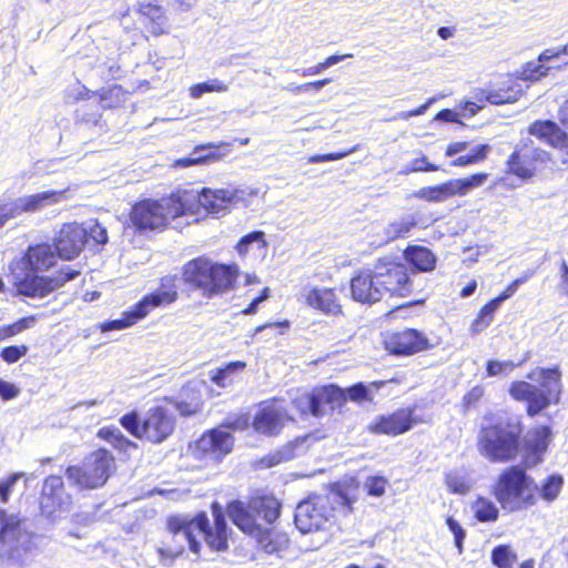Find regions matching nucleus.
Instances as JSON below:
<instances>
[{"label": "nucleus", "mask_w": 568, "mask_h": 568, "mask_svg": "<svg viewBox=\"0 0 568 568\" xmlns=\"http://www.w3.org/2000/svg\"><path fill=\"white\" fill-rule=\"evenodd\" d=\"M346 394L336 385L315 386L293 399V406L301 416L322 417L344 405Z\"/></svg>", "instance_id": "11"}, {"label": "nucleus", "mask_w": 568, "mask_h": 568, "mask_svg": "<svg viewBox=\"0 0 568 568\" xmlns=\"http://www.w3.org/2000/svg\"><path fill=\"white\" fill-rule=\"evenodd\" d=\"M252 244H255L257 250H265L268 244L265 233L263 231H252L243 235L235 244V250L241 256H244L248 253Z\"/></svg>", "instance_id": "42"}, {"label": "nucleus", "mask_w": 568, "mask_h": 568, "mask_svg": "<svg viewBox=\"0 0 568 568\" xmlns=\"http://www.w3.org/2000/svg\"><path fill=\"white\" fill-rule=\"evenodd\" d=\"M487 179V173H476L468 178L449 180L436 186L422 187L415 196L427 202H444L450 196L467 195L473 189L481 186Z\"/></svg>", "instance_id": "13"}, {"label": "nucleus", "mask_w": 568, "mask_h": 568, "mask_svg": "<svg viewBox=\"0 0 568 568\" xmlns=\"http://www.w3.org/2000/svg\"><path fill=\"white\" fill-rule=\"evenodd\" d=\"M446 524H447L449 530L454 534L455 545L458 548V551L460 554L463 550V540L465 539V536H466L465 530L453 517H448L446 520Z\"/></svg>", "instance_id": "63"}, {"label": "nucleus", "mask_w": 568, "mask_h": 568, "mask_svg": "<svg viewBox=\"0 0 568 568\" xmlns=\"http://www.w3.org/2000/svg\"><path fill=\"white\" fill-rule=\"evenodd\" d=\"M120 425L128 430L132 436L142 439L143 438V422L140 420L136 412H130L124 414L119 419Z\"/></svg>", "instance_id": "49"}, {"label": "nucleus", "mask_w": 568, "mask_h": 568, "mask_svg": "<svg viewBox=\"0 0 568 568\" xmlns=\"http://www.w3.org/2000/svg\"><path fill=\"white\" fill-rule=\"evenodd\" d=\"M514 559L508 546H497L491 552V561L498 568H511Z\"/></svg>", "instance_id": "52"}, {"label": "nucleus", "mask_w": 568, "mask_h": 568, "mask_svg": "<svg viewBox=\"0 0 568 568\" xmlns=\"http://www.w3.org/2000/svg\"><path fill=\"white\" fill-rule=\"evenodd\" d=\"M20 394V388L13 383L0 378V398L3 402L11 400Z\"/></svg>", "instance_id": "64"}, {"label": "nucleus", "mask_w": 568, "mask_h": 568, "mask_svg": "<svg viewBox=\"0 0 568 568\" xmlns=\"http://www.w3.org/2000/svg\"><path fill=\"white\" fill-rule=\"evenodd\" d=\"M528 378L540 382V387L528 382H515L510 386V395L516 400L528 403L529 416L539 414L549 406L552 398L558 400L560 394V374L557 369H536Z\"/></svg>", "instance_id": "8"}, {"label": "nucleus", "mask_w": 568, "mask_h": 568, "mask_svg": "<svg viewBox=\"0 0 568 568\" xmlns=\"http://www.w3.org/2000/svg\"><path fill=\"white\" fill-rule=\"evenodd\" d=\"M175 429V419L163 406L151 407L143 419V440L161 444Z\"/></svg>", "instance_id": "15"}, {"label": "nucleus", "mask_w": 568, "mask_h": 568, "mask_svg": "<svg viewBox=\"0 0 568 568\" xmlns=\"http://www.w3.org/2000/svg\"><path fill=\"white\" fill-rule=\"evenodd\" d=\"M302 296L306 305L325 314H336L341 311L338 298L333 288L312 287Z\"/></svg>", "instance_id": "25"}, {"label": "nucleus", "mask_w": 568, "mask_h": 568, "mask_svg": "<svg viewBox=\"0 0 568 568\" xmlns=\"http://www.w3.org/2000/svg\"><path fill=\"white\" fill-rule=\"evenodd\" d=\"M146 315H142L140 312H138L136 303L132 305L128 311H125L121 318L106 321L101 324V329L103 332L109 331H119L126 327H130L138 323L139 321L143 320Z\"/></svg>", "instance_id": "39"}, {"label": "nucleus", "mask_w": 568, "mask_h": 568, "mask_svg": "<svg viewBox=\"0 0 568 568\" xmlns=\"http://www.w3.org/2000/svg\"><path fill=\"white\" fill-rule=\"evenodd\" d=\"M539 62L527 63L523 71V79L526 81H536L545 75L550 69H558L561 64H568V43L560 48H551L545 50L539 55Z\"/></svg>", "instance_id": "20"}, {"label": "nucleus", "mask_w": 568, "mask_h": 568, "mask_svg": "<svg viewBox=\"0 0 568 568\" xmlns=\"http://www.w3.org/2000/svg\"><path fill=\"white\" fill-rule=\"evenodd\" d=\"M413 410L409 408L398 409L388 416H381L378 420L368 425L373 434H385L396 436L406 433L412 428Z\"/></svg>", "instance_id": "23"}, {"label": "nucleus", "mask_w": 568, "mask_h": 568, "mask_svg": "<svg viewBox=\"0 0 568 568\" xmlns=\"http://www.w3.org/2000/svg\"><path fill=\"white\" fill-rule=\"evenodd\" d=\"M72 503L67 491L63 478L59 475H49L44 478L39 497L40 511L48 518H54L67 511Z\"/></svg>", "instance_id": "14"}, {"label": "nucleus", "mask_w": 568, "mask_h": 568, "mask_svg": "<svg viewBox=\"0 0 568 568\" xmlns=\"http://www.w3.org/2000/svg\"><path fill=\"white\" fill-rule=\"evenodd\" d=\"M22 477L21 473H14L0 480V500L7 503L16 483Z\"/></svg>", "instance_id": "58"}, {"label": "nucleus", "mask_w": 568, "mask_h": 568, "mask_svg": "<svg viewBox=\"0 0 568 568\" xmlns=\"http://www.w3.org/2000/svg\"><path fill=\"white\" fill-rule=\"evenodd\" d=\"M384 346L395 355H413L432 347L427 336L414 328L387 334Z\"/></svg>", "instance_id": "17"}, {"label": "nucleus", "mask_w": 568, "mask_h": 568, "mask_svg": "<svg viewBox=\"0 0 568 568\" xmlns=\"http://www.w3.org/2000/svg\"><path fill=\"white\" fill-rule=\"evenodd\" d=\"M388 480L384 476H371L364 481V489L367 495L381 497L385 494Z\"/></svg>", "instance_id": "54"}, {"label": "nucleus", "mask_w": 568, "mask_h": 568, "mask_svg": "<svg viewBox=\"0 0 568 568\" xmlns=\"http://www.w3.org/2000/svg\"><path fill=\"white\" fill-rule=\"evenodd\" d=\"M128 91L120 84L100 89L97 94L104 109H114L125 103Z\"/></svg>", "instance_id": "38"}, {"label": "nucleus", "mask_w": 568, "mask_h": 568, "mask_svg": "<svg viewBox=\"0 0 568 568\" xmlns=\"http://www.w3.org/2000/svg\"><path fill=\"white\" fill-rule=\"evenodd\" d=\"M551 430L548 426H540L527 435V446L534 456V464L541 460V455L547 450Z\"/></svg>", "instance_id": "36"}, {"label": "nucleus", "mask_w": 568, "mask_h": 568, "mask_svg": "<svg viewBox=\"0 0 568 568\" xmlns=\"http://www.w3.org/2000/svg\"><path fill=\"white\" fill-rule=\"evenodd\" d=\"M530 275L531 274H526L513 281L499 296L494 298V301H497V304L500 306L506 300L510 298L517 292L521 284L528 281Z\"/></svg>", "instance_id": "59"}, {"label": "nucleus", "mask_w": 568, "mask_h": 568, "mask_svg": "<svg viewBox=\"0 0 568 568\" xmlns=\"http://www.w3.org/2000/svg\"><path fill=\"white\" fill-rule=\"evenodd\" d=\"M521 94V85L516 83L507 89H498L487 92L486 100L491 104L500 105L518 101Z\"/></svg>", "instance_id": "41"}, {"label": "nucleus", "mask_w": 568, "mask_h": 568, "mask_svg": "<svg viewBox=\"0 0 568 568\" xmlns=\"http://www.w3.org/2000/svg\"><path fill=\"white\" fill-rule=\"evenodd\" d=\"M70 186L62 190H48L31 195L18 197L12 202L17 216L23 213H33L45 206L58 204L69 197Z\"/></svg>", "instance_id": "19"}, {"label": "nucleus", "mask_w": 568, "mask_h": 568, "mask_svg": "<svg viewBox=\"0 0 568 568\" xmlns=\"http://www.w3.org/2000/svg\"><path fill=\"white\" fill-rule=\"evenodd\" d=\"M562 477L559 475L550 476L540 489V495L549 501L557 498L562 486Z\"/></svg>", "instance_id": "53"}, {"label": "nucleus", "mask_w": 568, "mask_h": 568, "mask_svg": "<svg viewBox=\"0 0 568 568\" xmlns=\"http://www.w3.org/2000/svg\"><path fill=\"white\" fill-rule=\"evenodd\" d=\"M245 367L246 363L243 361L229 362L211 371L210 381L220 388H226L235 383L237 375L242 373Z\"/></svg>", "instance_id": "31"}, {"label": "nucleus", "mask_w": 568, "mask_h": 568, "mask_svg": "<svg viewBox=\"0 0 568 568\" xmlns=\"http://www.w3.org/2000/svg\"><path fill=\"white\" fill-rule=\"evenodd\" d=\"M500 306L497 304V301L494 298L488 302L479 312L477 318L471 324V331L474 334H478L486 329L494 320L495 312Z\"/></svg>", "instance_id": "44"}, {"label": "nucleus", "mask_w": 568, "mask_h": 568, "mask_svg": "<svg viewBox=\"0 0 568 568\" xmlns=\"http://www.w3.org/2000/svg\"><path fill=\"white\" fill-rule=\"evenodd\" d=\"M61 285L58 278L48 276H26L18 283V291L29 297H44Z\"/></svg>", "instance_id": "27"}, {"label": "nucleus", "mask_w": 568, "mask_h": 568, "mask_svg": "<svg viewBox=\"0 0 568 568\" xmlns=\"http://www.w3.org/2000/svg\"><path fill=\"white\" fill-rule=\"evenodd\" d=\"M515 367V364L510 361H489L487 363V374L488 376H497L500 374H508L510 371H513Z\"/></svg>", "instance_id": "61"}, {"label": "nucleus", "mask_w": 568, "mask_h": 568, "mask_svg": "<svg viewBox=\"0 0 568 568\" xmlns=\"http://www.w3.org/2000/svg\"><path fill=\"white\" fill-rule=\"evenodd\" d=\"M234 197L227 190L203 189L197 195V203L207 213L223 215L233 206Z\"/></svg>", "instance_id": "24"}, {"label": "nucleus", "mask_w": 568, "mask_h": 568, "mask_svg": "<svg viewBox=\"0 0 568 568\" xmlns=\"http://www.w3.org/2000/svg\"><path fill=\"white\" fill-rule=\"evenodd\" d=\"M250 503L256 520L262 519L267 525H273L281 516L282 504L271 494H255Z\"/></svg>", "instance_id": "26"}, {"label": "nucleus", "mask_w": 568, "mask_h": 568, "mask_svg": "<svg viewBox=\"0 0 568 568\" xmlns=\"http://www.w3.org/2000/svg\"><path fill=\"white\" fill-rule=\"evenodd\" d=\"M28 353L27 345H10L6 346L0 352V357L7 364L17 363L21 357Z\"/></svg>", "instance_id": "55"}, {"label": "nucleus", "mask_w": 568, "mask_h": 568, "mask_svg": "<svg viewBox=\"0 0 568 568\" xmlns=\"http://www.w3.org/2000/svg\"><path fill=\"white\" fill-rule=\"evenodd\" d=\"M34 321L36 316L31 315L21 317L11 324L0 326V341L18 335L22 331L27 329Z\"/></svg>", "instance_id": "48"}, {"label": "nucleus", "mask_w": 568, "mask_h": 568, "mask_svg": "<svg viewBox=\"0 0 568 568\" xmlns=\"http://www.w3.org/2000/svg\"><path fill=\"white\" fill-rule=\"evenodd\" d=\"M473 510L476 519L481 523L496 521L499 514L498 508L495 506V504L491 500L484 497H479L473 504Z\"/></svg>", "instance_id": "43"}, {"label": "nucleus", "mask_w": 568, "mask_h": 568, "mask_svg": "<svg viewBox=\"0 0 568 568\" xmlns=\"http://www.w3.org/2000/svg\"><path fill=\"white\" fill-rule=\"evenodd\" d=\"M538 487L519 466L505 469L495 486V497L505 510L518 511L537 501Z\"/></svg>", "instance_id": "9"}, {"label": "nucleus", "mask_w": 568, "mask_h": 568, "mask_svg": "<svg viewBox=\"0 0 568 568\" xmlns=\"http://www.w3.org/2000/svg\"><path fill=\"white\" fill-rule=\"evenodd\" d=\"M106 242V229L98 220H90L84 223H63L53 239L57 254L63 260H72L79 256L89 245H104Z\"/></svg>", "instance_id": "7"}, {"label": "nucleus", "mask_w": 568, "mask_h": 568, "mask_svg": "<svg viewBox=\"0 0 568 568\" xmlns=\"http://www.w3.org/2000/svg\"><path fill=\"white\" fill-rule=\"evenodd\" d=\"M252 538H255L258 547L267 554H278L286 550L290 545L288 535L282 530L275 529L274 527L264 528L261 526L260 532L257 535H253Z\"/></svg>", "instance_id": "29"}, {"label": "nucleus", "mask_w": 568, "mask_h": 568, "mask_svg": "<svg viewBox=\"0 0 568 568\" xmlns=\"http://www.w3.org/2000/svg\"><path fill=\"white\" fill-rule=\"evenodd\" d=\"M529 133L555 148L568 149V134L552 121H536L529 126Z\"/></svg>", "instance_id": "28"}, {"label": "nucleus", "mask_w": 568, "mask_h": 568, "mask_svg": "<svg viewBox=\"0 0 568 568\" xmlns=\"http://www.w3.org/2000/svg\"><path fill=\"white\" fill-rule=\"evenodd\" d=\"M351 57V54L347 55H329L327 57L323 62L317 63L316 65L304 70L303 75H314L322 72L324 69L339 62L343 58Z\"/></svg>", "instance_id": "62"}, {"label": "nucleus", "mask_w": 568, "mask_h": 568, "mask_svg": "<svg viewBox=\"0 0 568 568\" xmlns=\"http://www.w3.org/2000/svg\"><path fill=\"white\" fill-rule=\"evenodd\" d=\"M490 151V146L488 144H478L474 146L468 154L460 155L456 158L453 162V166H467L470 164L478 163L487 158V154Z\"/></svg>", "instance_id": "46"}, {"label": "nucleus", "mask_w": 568, "mask_h": 568, "mask_svg": "<svg viewBox=\"0 0 568 568\" xmlns=\"http://www.w3.org/2000/svg\"><path fill=\"white\" fill-rule=\"evenodd\" d=\"M240 267L235 263H220L205 255L186 261L181 267V281L190 291L205 298L221 296L236 287Z\"/></svg>", "instance_id": "3"}, {"label": "nucleus", "mask_w": 568, "mask_h": 568, "mask_svg": "<svg viewBox=\"0 0 568 568\" xmlns=\"http://www.w3.org/2000/svg\"><path fill=\"white\" fill-rule=\"evenodd\" d=\"M295 446L291 443L284 445L280 449L271 452L265 456L261 457L257 465L261 468H271L282 463L288 462L294 457Z\"/></svg>", "instance_id": "40"}, {"label": "nucleus", "mask_w": 568, "mask_h": 568, "mask_svg": "<svg viewBox=\"0 0 568 568\" xmlns=\"http://www.w3.org/2000/svg\"><path fill=\"white\" fill-rule=\"evenodd\" d=\"M211 509L213 523H211L205 511H199L192 518L180 515H171L166 518L165 527L170 540H163L162 546L156 549L159 559L163 565L173 562L184 554L183 544L175 541L180 534L184 535L189 549L195 555H200L202 549L195 531L202 535L204 542L212 551L222 552L229 548L230 529L225 513L216 501L211 504Z\"/></svg>", "instance_id": "1"}, {"label": "nucleus", "mask_w": 568, "mask_h": 568, "mask_svg": "<svg viewBox=\"0 0 568 568\" xmlns=\"http://www.w3.org/2000/svg\"><path fill=\"white\" fill-rule=\"evenodd\" d=\"M227 90H229V87L226 83H224L223 81H221L219 79H211L209 81L199 82V83L191 85L189 89V92H190L191 98L199 99L204 93H213V92L223 93V92H226Z\"/></svg>", "instance_id": "45"}, {"label": "nucleus", "mask_w": 568, "mask_h": 568, "mask_svg": "<svg viewBox=\"0 0 568 568\" xmlns=\"http://www.w3.org/2000/svg\"><path fill=\"white\" fill-rule=\"evenodd\" d=\"M24 535L21 520L16 517H7L0 526V542L3 546H10L11 550H17Z\"/></svg>", "instance_id": "34"}, {"label": "nucleus", "mask_w": 568, "mask_h": 568, "mask_svg": "<svg viewBox=\"0 0 568 568\" xmlns=\"http://www.w3.org/2000/svg\"><path fill=\"white\" fill-rule=\"evenodd\" d=\"M30 268L34 272L47 271L55 264L57 256L51 246L40 243L29 246L24 255Z\"/></svg>", "instance_id": "30"}, {"label": "nucleus", "mask_w": 568, "mask_h": 568, "mask_svg": "<svg viewBox=\"0 0 568 568\" xmlns=\"http://www.w3.org/2000/svg\"><path fill=\"white\" fill-rule=\"evenodd\" d=\"M415 225V217L410 215L403 216L387 226L386 234L389 239L394 240L406 235Z\"/></svg>", "instance_id": "47"}, {"label": "nucleus", "mask_w": 568, "mask_h": 568, "mask_svg": "<svg viewBox=\"0 0 568 568\" xmlns=\"http://www.w3.org/2000/svg\"><path fill=\"white\" fill-rule=\"evenodd\" d=\"M225 510L233 525L243 534L252 537L260 532L262 525L256 520L250 499L246 501L240 499L230 500L226 504Z\"/></svg>", "instance_id": "21"}, {"label": "nucleus", "mask_w": 568, "mask_h": 568, "mask_svg": "<svg viewBox=\"0 0 568 568\" xmlns=\"http://www.w3.org/2000/svg\"><path fill=\"white\" fill-rule=\"evenodd\" d=\"M509 171L518 178L528 179L532 176V169L521 160L518 152H513L507 161Z\"/></svg>", "instance_id": "51"}, {"label": "nucleus", "mask_w": 568, "mask_h": 568, "mask_svg": "<svg viewBox=\"0 0 568 568\" xmlns=\"http://www.w3.org/2000/svg\"><path fill=\"white\" fill-rule=\"evenodd\" d=\"M406 296L412 291L407 266L402 263L382 262L376 265L374 274H357V302L375 303L383 296L382 290Z\"/></svg>", "instance_id": "5"}, {"label": "nucleus", "mask_w": 568, "mask_h": 568, "mask_svg": "<svg viewBox=\"0 0 568 568\" xmlns=\"http://www.w3.org/2000/svg\"><path fill=\"white\" fill-rule=\"evenodd\" d=\"M233 446L232 434L215 427L204 432L194 442L193 455L197 460L219 464L232 452Z\"/></svg>", "instance_id": "12"}, {"label": "nucleus", "mask_w": 568, "mask_h": 568, "mask_svg": "<svg viewBox=\"0 0 568 568\" xmlns=\"http://www.w3.org/2000/svg\"><path fill=\"white\" fill-rule=\"evenodd\" d=\"M232 142L222 141L219 143H202L194 146L192 154L195 155L200 164L217 162L231 151Z\"/></svg>", "instance_id": "32"}, {"label": "nucleus", "mask_w": 568, "mask_h": 568, "mask_svg": "<svg viewBox=\"0 0 568 568\" xmlns=\"http://www.w3.org/2000/svg\"><path fill=\"white\" fill-rule=\"evenodd\" d=\"M97 437L109 443L114 449L123 453L138 447L134 442L124 436L122 432L114 426H104L99 428Z\"/></svg>", "instance_id": "35"}, {"label": "nucleus", "mask_w": 568, "mask_h": 568, "mask_svg": "<svg viewBox=\"0 0 568 568\" xmlns=\"http://www.w3.org/2000/svg\"><path fill=\"white\" fill-rule=\"evenodd\" d=\"M438 170L437 165L429 163L426 156H422L410 161L409 165L402 172L408 174L410 172H435Z\"/></svg>", "instance_id": "57"}, {"label": "nucleus", "mask_w": 568, "mask_h": 568, "mask_svg": "<svg viewBox=\"0 0 568 568\" xmlns=\"http://www.w3.org/2000/svg\"><path fill=\"white\" fill-rule=\"evenodd\" d=\"M250 426V417L247 414H241L230 418L221 424L219 428H226L230 430H244Z\"/></svg>", "instance_id": "60"}, {"label": "nucleus", "mask_w": 568, "mask_h": 568, "mask_svg": "<svg viewBox=\"0 0 568 568\" xmlns=\"http://www.w3.org/2000/svg\"><path fill=\"white\" fill-rule=\"evenodd\" d=\"M178 282L176 275L169 274L160 277L158 287L136 302L138 312L148 315L158 307L175 303L179 300Z\"/></svg>", "instance_id": "16"}, {"label": "nucleus", "mask_w": 568, "mask_h": 568, "mask_svg": "<svg viewBox=\"0 0 568 568\" xmlns=\"http://www.w3.org/2000/svg\"><path fill=\"white\" fill-rule=\"evenodd\" d=\"M115 467L113 454L99 447L89 453L83 462L65 468V476L71 484L82 490H92L106 484Z\"/></svg>", "instance_id": "10"}, {"label": "nucleus", "mask_w": 568, "mask_h": 568, "mask_svg": "<svg viewBox=\"0 0 568 568\" xmlns=\"http://www.w3.org/2000/svg\"><path fill=\"white\" fill-rule=\"evenodd\" d=\"M136 13L143 29L151 37L158 38L169 33L170 24L165 10L160 4L153 2L140 3Z\"/></svg>", "instance_id": "22"}, {"label": "nucleus", "mask_w": 568, "mask_h": 568, "mask_svg": "<svg viewBox=\"0 0 568 568\" xmlns=\"http://www.w3.org/2000/svg\"><path fill=\"white\" fill-rule=\"evenodd\" d=\"M178 413L183 417L195 415L202 410L203 402L200 396H192L190 399L181 398L174 403Z\"/></svg>", "instance_id": "50"}, {"label": "nucleus", "mask_w": 568, "mask_h": 568, "mask_svg": "<svg viewBox=\"0 0 568 568\" xmlns=\"http://www.w3.org/2000/svg\"><path fill=\"white\" fill-rule=\"evenodd\" d=\"M286 419V412L278 408L273 399L260 406L252 419V426L258 434L275 437L281 434Z\"/></svg>", "instance_id": "18"}, {"label": "nucleus", "mask_w": 568, "mask_h": 568, "mask_svg": "<svg viewBox=\"0 0 568 568\" xmlns=\"http://www.w3.org/2000/svg\"><path fill=\"white\" fill-rule=\"evenodd\" d=\"M192 210L179 193H170L159 199L144 197L135 201L129 211L130 225L138 232H161L170 223Z\"/></svg>", "instance_id": "4"}, {"label": "nucleus", "mask_w": 568, "mask_h": 568, "mask_svg": "<svg viewBox=\"0 0 568 568\" xmlns=\"http://www.w3.org/2000/svg\"><path fill=\"white\" fill-rule=\"evenodd\" d=\"M355 485L336 481L327 495L313 496L301 501L295 510L294 523L303 534L320 530L336 514L346 516L353 510Z\"/></svg>", "instance_id": "2"}, {"label": "nucleus", "mask_w": 568, "mask_h": 568, "mask_svg": "<svg viewBox=\"0 0 568 568\" xmlns=\"http://www.w3.org/2000/svg\"><path fill=\"white\" fill-rule=\"evenodd\" d=\"M523 428L514 418L484 425L478 435L479 453L493 463H506L519 453Z\"/></svg>", "instance_id": "6"}, {"label": "nucleus", "mask_w": 568, "mask_h": 568, "mask_svg": "<svg viewBox=\"0 0 568 568\" xmlns=\"http://www.w3.org/2000/svg\"><path fill=\"white\" fill-rule=\"evenodd\" d=\"M405 260L419 272H429L435 268L436 257L424 246L412 245L404 251Z\"/></svg>", "instance_id": "33"}, {"label": "nucleus", "mask_w": 568, "mask_h": 568, "mask_svg": "<svg viewBox=\"0 0 568 568\" xmlns=\"http://www.w3.org/2000/svg\"><path fill=\"white\" fill-rule=\"evenodd\" d=\"M445 484L453 494H467L473 488L470 475L465 468H455L445 475Z\"/></svg>", "instance_id": "37"}, {"label": "nucleus", "mask_w": 568, "mask_h": 568, "mask_svg": "<svg viewBox=\"0 0 568 568\" xmlns=\"http://www.w3.org/2000/svg\"><path fill=\"white\" fill-rule=\"evenodd\" d=\"M386 385V382H372L369 384L357 383V403L367 400L372 402L374 399V394L383 386Z\"/></svg>", "instance_id": "56"}]
</instances>
